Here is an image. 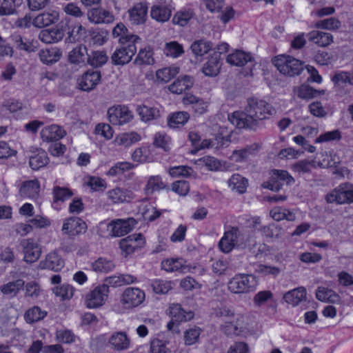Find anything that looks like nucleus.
Returning <instances> with one entry per match:
<instances>
[{"instance_id": "6e6552de", "label": "nucleus", "mask_w": 353, "mask_h": 353, "mask_svg": "<svg viewBox=\"0 0 353 353\" xmlns=\"http://www.w3.org/2000/svg\"><path fill=\"white\" fill-rule=\"evenodd\" d=\"M87 223L79 217H69L64 220L62 225V232L70 239H74L87 231Z\"/></svg>"}, {"instance_id": "58836bf2", "label": "nucleus", "mask_w": 353, "mask_h": 353, "mask_svg": "<svg viewBox=\"0 0 353 353\" xmlns=\"http://www.w3.org/2000/svg\"><path fill=\"white\" fill-rule=\"evenodd\" d=\"M190 118L188 112H173L168 118V125L171 128H179Z\"/></svg>"}, {"instance_id": "4468645a", "label": "nucleus", "mask_w": 353, "mask_h": 353, "mask_svg": "<svg viewBox=\"0 0 353 353\" xmlns=\"http://www.w3.org/2000/svg\"><path fill=\"white\" fill-rule=\"evenodd\" d=\"M228 119L239 129L255 130L257 126V120L252 115L248 114L247 112H232L228 114Z\"/></svg>"}, {"instance_id": "f257e3e1", "label": "nucleus", "mask_w": 353, "mask_h": 353, "mask_svg": "<svg viewBox=\"0 0 353 353\" xmlns=\"http://www.w3.org/2000/svg\"><path fill=\"white\" fill-rule=\"evenodd\" d=\"M256 277L251 274H236L228 283V288L234 294H246L256 290Z\"/></svg>"}, {"instance_id": "aec40b11", "label": "nucleus", "mask_w": 353, "mask_h": 353, "mask_svg": "<svg viewBox=\"0 0 353 353\" xmlns=\"http://www.w3.org/2000/svg\"><path fill=\"white\" fill-rule=\"evenodd\" d=\"M130 340L123 332H116L109 338L107 346L114 351L121 352L128 349Z\"/></svg>"}, {"instance_id": "4c0bfd02", "label": "nucleus", "mask_w": 353, "mask_h": 353, "mask_svg": "<svg viewBox=\"0 0 353 353\" xmlns=\"http://www.w3.org/2000/svg\"><path fill=\"white\" fill-rule=\"evenodd\" d=\"M132 112H107L108 120L113 125H123L130 122L132 118Z\"/></svg>"}, {"instance_id": "473e14b6", "label": "nucleus", "mask_w": 353, "mask_h": 353, "mask_svg": "<svg viewBox=\"0 0 353 353\" xmlns=\"http://www.w3.org/2000/svg\"><path fill=\"white\" fill-rule=\"evenodd\" d=\"M144 240L145 239L142 234H134L123 239L120 242V248L127 254H131L135 251L136 247L138 246V244L134 245V243L137 242L139 243L140 241L144 243Z\"/></svg>"}, {"instance_id": "ea45409f", "label": "nucleus", "mask_w": 353, "mask_h": 353, "mask_svg": "<svg viewBox=\"0 0 353 353\" xmlns=\"http://www.w3.org/2000/svg\"><path fill=\"white\" fill-rule=\"evenodd\" d=\"M212 43L205 39L194 41L190 46V50L195 57H203L212 49Z\"/></svg>"}, {"instance_id": "2f4dec72", "label": "nucleus", "mask_w": 353, "mask_h": 353, "mask_svg": "<svg viewBox=\"0 0 353 353\" xmlns=\"http://www.w3.org/2000/svg\"><path fill=\"white\" fill-rule=\"evenodd\" d=\"M308 40L319 47H327L333 42V36L328 32L312 30L307 34Z\"/></svg>"}, {"instance_id": "680f3d73", "label": "nucleus", "mask_w": 353, "mask_h": 353, "mask_svg": "<svg viewBox=\"0 0 353 353\" xmlns=\"http://www.w3.org/2000/svg\"><path fill=\"white\" fill-rule=\"evenodd\" d=\"M23 0H0V16L10 14Z\"/></svg>"}, {"instance_id": "f8f14e48", "label": "nucleus", "mask_w": 353, "mask_h": 353, "mask_svg": "<svg viewBox=\"0 0 353 353\" xmlns=\"http://www.w3.org/2000/svg\"><path fill=\"white\" fill-rule=\"evenodd\" d=\"M138 43H128L117 48L112 55V61L115 65L128 63L137 52L136 45Z\"/></svg>"}, {"instance_id": "338daca9", "label": "nucleus", "mask_w": 353, "mask_h": 353, "mask_svg": "<svg viewBox=\"0 0 353 353\" xmlns=\"http://www.w3.org/2000/svg\"><path fill=\"white\" fill-rule=\"evenodd\" d=\"M14 43L17 49L28 52H34L37 48L32 41L26 39H23L21 36L15 37Z\"/></svg>"}, {"instance_id": "a19ab883", "label": "nucleus", "mask_w": 353, "mask_h": 353, "mask_svg": "<svg viewBox=\"0 0 353 353\" xmlns=\"http://www.w3.org/2000/svg\"><path fill=\"white\" fill-rule=\"evenodd\" d=\"M229 185L239 194H243L247 190L248 180L239 174H234L229 179Z\"/></svg>"}, {"instance_id": "37998d69", "label": "nucleus", "mask_w": 353, "mask_h": 353, "mask_svg": "<svg viewBox=\"0 0 353 353\" xmlns=\"http://www.w3.org/2000/svg\"><path fill=\"white\" fill-rule=\"evenodd\" d=\"M316 299L322 302L335 303L339 296L332 290L325 287H318L316 292Z\"/></svg>"}, {"instance_id": "49530a36", "label": "nucleus", "mask_w": 353, "mask_h": 353, "mask_svg": "<svg viewBox=\"0 0 353 353\" xmlns=\"http://www.w3.org/2000/svg\"><path fill=\"white\" fill-rule=\"evenodd\" d=\"M153 144L156 148L169 151L171 149L172 139L165 132H158L154 135Z\"/></svg>"}, {"instance_id": "ddd939ff", "label": "nucleus", "mask_w": 353, "mask_h": 353, "mask_svg": "<svg viewBox=\"0 0 353 353\" xmlns=\"http://www.w3.org/2000/svg\"><path fill=\"white\" fill-rule=\"evenodd\" d=\"M59 19L58 8H48L33 18V26L38 28L48 27L58 22Z\"/></svg>"}, {"instance_id": "7ed1b4c3", "label": "nucleus", "mask_w": 353, "mask_h": 353, "mask_svg": "<svg viewBox=\"0 0 353 353\" xmlns=\"http://www.w3.org/2000/svg\"><path fill=\"white\" fill-rule=\"evenodd\" d=\"M243 234L238 227H231L230 230L223 233L219 242V250L225 254L230 253L237 246L245 248L247 243L241 241Z\"/></svg>"}, {"instance_id": "bf43d9fd", "label": "nucleus", "mask_w": 353, "mask_h": 353, "mask_svg": "<svg viewBox=\"0 0 353 353\" xmlns=\"http://www.w3.org/2000/svg\"><path fill=\"white\" fill-rule=\"evenodd\" d=\"M152 290L155 294H165L171 289V282L163 279H154L152 281Z\"/></svg>"}, {"instance_id": "13d9d810", "label": "nucleus", "mask_w": 353, "mask_h": 353, "mask_svg": "<svg viewBox=\"0 0 353 353\" xmlns=\"http://www.w3.org/2000/svg\"><path fill=\"white\" fill-rule=\"evenodd\" d=\"M152 57V52L150 48H145L141 49L135 59V63L137 64H147L150 65L154 63Z\"/></svg>"}, {"instance_id": "a211bd4d", "label": "nucleus", "mask_w": 353, "mask_h": 353, "mask_svg": "<svg viewBox=\"0 0 353 353\" xmlns=\"http://www.w3.org/2000/svg\"><path fill=\"white\" fill-rule=\"evenodd\" d=\"M168 314L170 317L176 321V325L181 323L190 321L194 317V312L190 310H185L179 303H172L169 305Z\"/></svg>"}, {"instance_id": "a878e982", "label": "nucleus", "mask_w": 353, "mask_h": 353, "mask_svg": "<svg viewBox=\"0 0 353 353\" xmlns=\"http://www.w3.org/2000/svg\"><path fill=\"white\" fill-rule=\"evenodd\" d=\"M252 61V57L250 53L240 50H234L226 57V62L235 66H243L247 63Z\"/></svg>"}, {"instance_id": "bb28decb", "label": "nucleus", "mask_w": 353, "mask_h": 353, "mask_svg": "<svg viewBox=\"0 0 353 353\" xmlns=\"http://www.w3.org/2000/svg\"><path fill=\"white\" fill-rule=\"evenodd\" d=\"M61 56V50L56 47L41 49L39 52L40 61L46 65H52L57 63Z\"/></svg>"}, {"instance_id": "393cba45", "label": "nucleus", "mask_w": 353, "mask_h": 353, "mask_svg": "<svg viewBox=\"0 0 353 353\" xmlns=\"http://www.w3.org/2000/svg\"><path fill=\"white\" fill-rule=\"evenodd\" d=\"M148 6L145 3H138L128 10L131 23L139 25L143 23L147 17Z\"/></svg>"}, {"instance_id": "b1692460", "label": "nucleus", "mask_w": 353, "mask_h": 353, "mask_svg": "<svg viewBox=\"0 0 353 353\" xmlns=\"http://www.w3.org/2000/svg\"><path fill=\"white\" fill-rule=\"evenodd\" d=\"M161 268L168 272L184 273L188 269L186 261L181 258H168L162 261Z\"/></svg>"}, {"instance_id": "cd10ccee", "label": "nucleus", "mask_w": 353, "mask_h": 353, "mask_svg": "<svg viewBox=\"0 0 353 353\" xmlns=\"http://www.w3.org/2000/svg\"><path fill=\"white\" fill-rule=\"evenodd\" d=\"M63 266V260L56 252L48 254L45 260L40 262V267L42 269H48L54 272L60 271Z\"/></svg>"}, {"instance_id": "0eeeda50", "label": "nucleus", "mask_w": 353, "mask_h": 353, "mask_svg": "<svg viewBox=\"0 0 353 353\" xmlns=\"http://www.w3.org/2000/svg\"><path fill=\"white\" fill-rule=\"evenodd\" d=\"M294 182V178L287 170L274 169L269 180L263 183V188L272 191H279L283 186Z\"/></svg>"}, {"instance_id": "f704fd0d", "label": "nucleus", "mask_w": 353, "mask_h": 353, "mask_svg": "<svg viewBox=\"0 0 353 353\" xmlns=\"http://www.w3.org/2000/svg\"><path fill=\"white\" fill-rule=\"evenodd\" d=\"M24 284L23 280L17 279L2 285L0 290L3 294L9 297H14L23 289Z\"/></svg>"}, {"instance_id": "7c9ffc66", "label": "nucleus", "mask_w": 353, "mask_h": 353, "mask_svg": "<svg viewBox=\"0 0 353 353\" xmlns=\"http://www.w3.org/2000/svg\"><path fill=\"white\" fill-rule=\"evenodd\" d=\"M88 19L94 23H110L114 20L113 14L102 8L93 9L88 14Z\"/></svg>"}, {"instance_id": "0e129e2a", "label": "nucleus", "mask_w": 353, "mask_h": 353, "mask_svg": "<svg viewBox=\"0 0 353 353\" xmlns=\"http://www.w3.org/2000/svg\"><path fill=\"white\" fill-rule=\"evenodd\" d=\"M248 108L250 110H260L262 109H267L268 110L272 106L266 100L253 97L248 99Z\"/></svg>"}, {"instance_id": "09e8293b", "label": "nucleus", "mask_w": 353, "mask_h": 353, "mask_svg": "<svg viewBox=\"0 0 353 353\" xmlns=\"http://www.w3.org/2000/svg\"><path fill=\"white\" fill-rule=\"evenodd\" d=\"M25 290V296L29 297L33 301H38L43 294V290L40 285L34 281L27 283Z\"/></svg>"}, {"instance_id": "c03bdc74", "label": "nucleus", "mask_w": 353, "mask_h": 353, "mask_svg": "<svg viewBox=\"0 0 353 353\" xmlns=\"http://www.w3.org/2000/svg\"><path fill=\"white\" fill-rule=\"evenodd\" d=\"M46 316V311L42 310L39 306H33L26 312L24 319L28 323L32 324L43 319Z\"/></svg>"}, {"instance_id": "4d7b16f0", "label": "nucleus", "mask_w": 353, "mask_h": 353, "mask_svg": "<svg viewBox=\"0 0 353 353\" xmlns=\"http://www.w3.org/2000/svg\"><path fill=\"white\" fill-rule=\"evenodd\" d=\"M314 27L328 30H336L341 27V22L334 17H330L316 22Z\"/></svg>"}, {"instance_id": "f3484780", "label": "nucleus", "mask_w": 353, "mask_h": 353, "mask_svg": "<svg viewBox=\"0 0 353 353\" xmlns=\"http://www.w3.org/2000/svg\"><path fill=\"white\" fill-rule=\"evenodd\" d=\"M112 35L114 38L118 39V41L121 45L141 42V38L136 34L130 33L123 23H119L114 27Z\"/></svg>"}, {"instance_id": "6e6d98bb", "label": "nucleus", "mask_w": 353, "mask_h": 353, "mask_svg": "<svg viewBox=\"0 0 353 353\" xmlns=\"http://www.w3.org/2000/svg\"><path fill=\"white\" fill-rule=\"evenodd\" d=\"M282 230V228L279 225L275 223H270L261 228L260 231L265 238L272 239L279 238L281 234Z\"/></svg>"}, {"instance_id": "3c124183", "label": "nucleus", "mask_w": 353, "mask_h": 353, "mask_svg": "<svg viewBox=\"0 0 353 353\" xmlns=\"http://www.w3.org/2000/svg\"><path fill=\"white\" fill-rule=\"evenodd\" d=\"M53 293L61 301L70 300L72 298L74 292V288L69 284H63L52 289Z\"/></svg>"}, {"instance_id": "79ce46f5", "label": "nucleus", "mask_w": 353, "mask_h": 353, "mask_svg": "<svg viewBox=\"0 0 353 353\" xmlns=\"http://www.w3.org/2000/svg\"><path fill=\"white\" fill-rule=\"evenodd\" d=\"M87 48L80 45L74 48L69 54V60L74 63H83L88 59Z\"/></svg>"}, {"instance_id": "c756f323", "label": "nucleus", "mask_w": 353, "mask_h": 353, "mask_svg": "<svg viewBox=\"0 0 353 353\" xmlns=\"http://www.w3.org/2000/svg\"><path fill=\"white\" fill-rule=\"evenodd\" d=\"M306 296V289L304 287H298L285 292L283 295V299L287 303L294 307L305 301Z\"/></svg>"}, {"instance_id": "39448f33", "label": "nucleus", "mask_w": 353, "mask_h": 353, "mask_svg": "<svg viewBox=\"0 0 353 353\" xmlns=\"http://www.w3.org/2000/svg\"><path fill=\"white\" fill-rule=\"evenodd\" d=\"M278 70L290 77L299 74L303 70V63L289 55H279L274 61Z\"/></svg>"}, {"instance_id": "2eb2a0df", "label": "nucleus", "mask_w": 353, "mask_h": 353, "mask_svg": "<svg viewBox=\"0 0 353 353\" xmlns=\"http://www.w3.org/2000/svg\"><path fill=\"white\" fill-rule=\"evenodd\" d=\"M21 245L23 247V260L26 263H32L39 259L41 248L33 239H24Z\"/></svg>"}, {"instance_id": "412c9836", "label": "nucleus", "mask_w": 353, "mask_h": 353, "mask_svg": "<svg viewBox=\"0 0 353 353\" xmlns=\"http://www.w3.org/2000/svg\"><path fill=\"white\" fill-rule=\"evenodd\" d=\"M65 134V130L55 124L44 127L41 132V137L46 142L58 141Z\"/></svg>"}, {"instance_id": "69168bd1", "label": "nucleus", "mask_w": 353, "mask_h": 353, "mask_svg": "<svg viewBox=\"0 0 353 353\" xmlns=\"http://www.w3.org/2000/svg\"><path fill=\"white\" fill-rule=\"evenodd\" d=\"M341 132L339 131V130H334L332 131H328L320 134L315 139V143H320L332 141H339L341 139Z\"/></svg>"}, {"instance_id": "9b49d317", "label": "nucleus", "mask_w": 353, "mask_h": 353, "mask_svg": "<svg viewBox=\"0 0 353 353\" xmlns=\"http://www.w3.org/2000/svg\"><path fill=\"white\" fill-rule=\"evenodd\" d=\"M145 294L143 290L139 288H127L121 294V303L128 308H132L141 305L145 300Z\"/></svg>"}, {"instance_id": "1a4fd4ad", "label": "nucleus", "mask_w": 353, "mask_h": 353, "mask_svg": "<svg viewBox=\"0 0 353 353\" xmlns=\"http://www.w3.org/2000/svg\"><path fill=\"white\" fill-rule=\"evenodd\" d=\"M136 224L134 218L127 219H115L107 225L109 231L108 236H123L130 232Z\"/></svg>"}, {"instance_id": "423d86ee", "label": "nucleus", "mask_w": 353, "mask_h": 353, "mask_svg": "<svg viewBox=\"0 0 353 353\" xmlns=\"http://www.w3.org/2000/svg\"><path fill=\"white\" fill-rule=\"evenodd\" d=\"M109 292L108 285H98L85 294L84 301L86 307L94 309L103 305L108 297Z\"/></svg>"}, {"instance_id": "a18cd8bd", "label": "nucleus", "mask_w": 353, "mask_h": 353, "mask_svg": "<svg viewBox=\"0 0 353 353\" xmlns=\"http://www.w3.org/2000/svg\"><path fill=\"white\" fill-rule=\"evenodd\" d=\"M271 217L277 221L282 220L294 221L295 219L294 214L289 209L283 207L276 206L273 208L270 212Z\"/></svg>"}, {"instance_id": "e433bc0d", "label": "nucleus", "mask_w": 353, "mask_h": 353, "mask_svg": "<svg viewBox=\"0 0 353 353\" xmlns=\"http://www.w3.org/2000/svg\"><path fill=\"white\" fill-rule=\"evenodd\" d=\"M131 194L130 190L117 188L108 192V199L114 203L129 202L132 199Z\"/></svg>"}, {"instance_id": "603ef678", "label": "nucleus", "mask_w": 353, "mask_h": 353, "mask_svg": "<svg viewBox=\"0 0 353 353\" xmlns=\"http://www.w3.org/2000/svg\"><path fill=\"white\" fill-rule=\"evenodd\" d=\"M54 202L65 201L73 196L72 191L65 187L54 186L52 189Z\"/></svg>"}, {"instance_id": "4be33fe9", "label": "nucleus", "mask_w": 353, "mask_h": 353, "mask_svg": "<svg viewBox=\"0 0 353 353\" xmlns=\"http://www.w3.org/2000/svg\"><path fill=\"white\" fill-rule=\"evenodd\" d=\"M64 29L62 27H55L41 30L39 39L45 43H55L61 41L64 37Z\"/></svg>"}, {"instance_id": "72a5a7b5", "label": "nucleus", "mask_w": 353, "mask_h": 353, "mask_svg": "<svg viewBox=\"0 0 353 353\" xmlns=\"http://www.w3.org/2000/svg\"><path fill=\"white\" fill-rule=\"evenodd\" d=\"M179 72V68L175 66L165 67L156 71L155 81L166 83Z\"/></svg>"}, {"instance_id": "c9c22d12", "label": "nucleus", "mask_w": 353, "mask_h": 353, "mask_svg": "<svg viewBox=\"0 0 353 353\" xmlns=\"http://www.w3.org/2000/svg\"><path fill=\"white\" fill-rule=\"evenodd\" d=\"M221 67V61H220V59L210 54L207 62L204 63L202 71L205 76L215 77L219 73Z\"/></svg>"}, {"instance_id": "9d476101", "label": "nucleus", "mask_w": 353, "mask_h": 353, "mask_svg": "<svg viewBox=\"0 0 353 353\" xmlns=\"http://www.w3.org/2000/svg\"><path fill=\"white\" fill-rule=\"evenodd\" d=\"M173 9L172 0H157L151 8L150 15L157 21L165 22L170 18Z\"/></svg>"}, {"instance_id": "052dcab7", "label": "nucleus", "mask_w": 353, "mask_h": 353, "mask_svg": "<svg viewBox=\"0 0 353 353\" xmlns=\"http://www.w3.org/2000/svg\"><path fill=\"white\" fill-rule=\"evenodd\" d=\"M164 184L159 176H151L146 184L145 190L147 194H152L156 191L163 189Z\"/></svg>"}, {"instance_id": "864d4df0", "label": "nucleus", "mask_w": 353, "mask_h": 353, "mask_svg": "<svg viewBox=\"0 0 353 353\" xmlns=\"http://www.w3.org/2000/svg\"><path fill=\"white\" fill-rule=\"evenodd\" d=\"M85 184L93 192L103 191L106 188L105 181L96 176H88Z\"/></svg>"}, {"instance_id": "5fc2aeb1", "label": "nucleus", "mask_w": 353, "mask_h": 353, "mask_svg": "<svg viewBox=\"0 0 353 353\" xmlns=\"http://www.w3.org/2000/svg\"><path fill=\"white\" fill-rule=\"evenodd\" d=\"M108 61V56L104 51H93L88 59V63L94 67H99L105 64Z\"/></svg>"}, {"instance_id": "20e7f679", "label": "nucleus", "mask_w": 353, "mask_h": 353, "mask_svg": "<svg viewBox=\"0 0 353 353\" xmlns=\"http://www.w3.org/2000/svg\"><path fill=\"white\" fill-rule=\"evenodd\" d=\"M325 199L328 203H353V184L348 182L341 183L327 194Z\"/></svg>"}, {"instance_id": "5701e85b", "label": "nucleus", "mask_w": 353, "mask_h": 353, "mask_svg": "<svg viewBox=\"0 0 353 353\" xmlns=\"http://www.w3.org/2000/svg\"><path fill=\"white\" fill-rule=\"evenodd\" d=\"M49 161L48 153L41 148L33 151L29 157V165L32 170L35 171L46 167Z\"/></svg>"}, {"instance_id": "774afa93", "label": "nucleus", "mask_w": 353, "mask_h": 353, "mask_svg": "<svg viewBox=\"0 0 353 353\" xmlns=\"http://www.w3.org/2000/svg\"><path fill=\"white\" fill-rule=\"evenodd\" d=\"M132 168L131 164L128 162H119L112 166L106 172L107 176H116L123 174Z\"/></svg>"}, {"instance_id": "c85d7f7f", "label": "nucleus", "mask_w": 353, "mask_h": 353, "mask_svg": "<svg viewBox=\"0 0 353 353\" xmlns=\"http://www.w3.org/2000/svg\"><path fill=\"white\" fill-rule=\"evenodd\" d=\"M193 84L194 80L192 77L185 75L177 78L169 85L168 89L173 94H181L185 90L191 88Z\"/></svg>"}, {"instance_id": "de8ad7c7", "label": "nucleus", "mask_w": 353, "mask_h": 353, "mask_svg": "<svg viewBox=\"0 0 353 353\" xmlns=\"http://www.w3.org/2000/svg\"><path fill=\"white\" fill-rule=\"evenodd\" d=\"M294 93L301 99H308L314 97L316 94H323L325 93L324 90H316L312 88L309 85H301L294 89Z\"/></svg>"}, {"instance_id": "8fccbe9b", "label": "nucleus", "mask_w": 353, "mask_h": 353, "mask_svg": "<svg viewBox=\"0 0 353 353\" xmlns=\"http://www.w3.org/2000/svg\"><path fill=\"white\" fill-rule=\"evenodd\" d=\"M163 52L167 57L177 58L184 53V50L181 44L173 41L165 44Z\"/></svg>"}, {"instance_id": "f03ea898", "label": "nucleus", "mask_w": 353, "mask_h": 353, "mask_svg": "<svg viewBox=\"0 0 353 353\" xmlns=\"http://www.w3.org/2000/svg\"><path fill=\"white\" fill-rule=\"evenodd\" d=\"M190 141L192 146L195 147L197 150L205 148H214L219 150L224 145H228L230 142V136H223L219 133L212 139H203L201 142V137L199 134L194 132H190L188 134Z\"/></svg>"}, {"instance_id": "e2e57ef3", "label": "nucleus", "mask_w": 353, "mask_h": 353, "mask_svg": "<svg viewBox=\"0 0 353 353\" xmlns=\"http://www.w3.org/2000/svg\"><path fill=\"white\" fill-rule=\"evenodd\" d=\"M193 15L194 14L190 10L179 11L174 15L172 22L174 24L184 26L188 24Z\"/></svg>"}, {"instance_id": "dca6fc26", "label": "nucleus", "mask_w": 353, "mask_h": 353, "mask_svg": "<svg viewBox=\"0 0 353 353\" xmlns=\"http://www.w3.org/2000/svg\"><path fill=\"white\" fill-rule=\"evenodd\" d=\"M40 183L37 179L23 181L19 188V194L23 199H34L40 192Z\"/></svg>"}, {"instance_id": "6ab92c4d", "label": "nucleus", "mask_w": 353, "mask_h": 353, "mask_svg": "<svg viewBox=\"0 0 353 353\" xmlns=\"http://www.w3.org/2000/svg\"><path fill=\"white\" fill-rule=\"evenodd\" d=\"M101 81V73L97 70H88L77 80L78 88L83 91L94 88Z\"/></svg>"}]
</instances>
